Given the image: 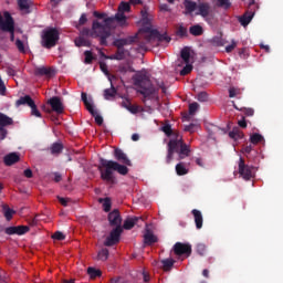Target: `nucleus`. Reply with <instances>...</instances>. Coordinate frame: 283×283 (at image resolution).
<instances>
[{
    "instance_id": "f257e3e1",
    "label": "nucleus",
    "mask_w": 283,
    "mask_h": 283,
    "mask_svg": "<svg viewBox=\"0 0 283 283\" xmlns=\"http://www.w3.org/2000/svg\"><path fill=\"white\" fill-rule=\"evenodd\" d=\"M99 165L97 166V169L99 171V178L105 182V185H109V187H113L114 185H117V178L115 177L114 171L119 174L120 176H127L129 169L117 161L114 160H107L104 158L98 159Z\"/></svg>"
},
{
    "instance_id": "f03ea898",
    "label": "nucleus",
    "mask_w": 283,
    "mask_h": 283,
    "mask_svg": "<svg viewBox=\"0 0 283 283\" xmlns=\"http://www.w3.org/2000/svg\"><path fill=\"white\" fill-rule=\"evenodd\" d=\"M116 21L120 27L126 25L127 17L123 12L116 13L114 17L106 18L104 20V24L99 21H93V30L99 29L98 32L99 36V44L106 46L107 45V39L111 36L109 28L112 23Z\"/></svg>"
},
{
    "instance_id": "7ed1b4c3",
    "label": "nucleus",
    "mask_w": 283,
    "mask_h": 283,
    "mask_svg": "<svg viewBox=\"0 0 283 283\" xmlns=\"http://www.w3.org/2000/svg\"><path fill=\"white\" fill-rule=\"evenodd\" d=\"M167 156H166V165H170L174 160V154H177V160H185L191 154L190 146L184 143L182 137L176 136L167 144Z\"/></svg>"
},
{
    "instance_id": "20e7f679",
    "label": "nucleus",
    "mask_w": 283,
    "mask_h": 283,
    "mask_svg": "<svg viewBox=\"0 0 283 283\" xmlns=\"http://www.w3.org/2000/svg\"><path fill=\"white\" fill-rule=\"evenodd\" d=\"M133 81L134 85L140 88L138 90V93H140L145 98L150 97L156 93V88L146 73H136L133 76Z\"/></svg>"
},
{
    "instance_id": "39448f33",
    "label": "nucleus",
    "mask_w": 283,
    "mask_h": 283,
    "mask_svg": "<svg viewBox=\"0 0 283 283\" xmlns=\"http://www.w3.org/2000/svg\"><path fill=\"white\" fill-rule=\"evenodd\" d=\"M137 36H127L125 39H116L113 41V45L117 49L116 52L109 56V60L122 61L125 60L127 50L124 46L132 45L136 42Z\"/></svg>"
},
{
    "instance_id": "423d86ee",
    "label": "nucleus",
    "mask_w": 283,
    "mask_h": 283,
    "mask_svg": "<svg viewBox=\"0 0 283 283\" xmlns=\"http://www.w3.org/2000/svg\"><path fill=\"white\" fill-rule=\"evenodd\" d=\"M0 30L9 32L11 42H14L15 22L9 11H4L3 14L0 11Z\"/></svg>"
},
{
    "instance_id": "0eeeda50",
    "label": "nucleus",
    "mask_w": 283,
    "mask_h": 283,
    "mask_svg": "<svg viewBox=\"0 0 283 283\" xmlns=\"http://www.w3.org/2000/svg\"><path fill=\"white\" fill-rule=\"evenodd\" d=\"M60 40V32L55 28H49L42 31V46L44 49H52L54 48Z\"/></svg>"
},
{
    "instance_id": "6e6552de",
    "label": "nucleus",
    "mask_w": 283,
    "mask_h": 283,
    "mask_svg": "<svg viewBox=\"0 0 283 283\" xmlns=\"http://www.w3.org/2000/svg\"><path fill=\"white\" fill-rule=\"evenodd\" d=\"M123 227H115L111 230L109 235L104 241V247L112 248L120 242Z\"/></svg>"
},
{
    "instance_id": "1a4fd4ad",
    "label": "nucleus",
    "mask_w": 283,
    "mask_h": 283,
    "mask_svg": "<svg viewBox=\"0 0 283 283\" xmlns=\"http://www.w3.org/2000/svg\"><path fill=\"white\" fill-rule=\"evenodd\" d=\"M82 102H84V106H86V109H88V113L95 117V123L101 126L104 123V118L98 115V112L94 108V105L92 103V99L90 101L87 98V94L82 92Z\"/></svg>"
},
{
    "instance_id": "9d476101",
    "label": "nucleus",
    "mask_w": 283,
    "mask_h": 283,
    "mask_svg": "<svg viewBox=\"0 0 283 283\" xmlns=\"http://www.w3.org/2000/svg\"><path fill=\"white\" fill-rule=\"evenodd\" d=\"M239 175L243 178V180H251L254 178L253 167L245 164V160L240 157L238 164Z\"/></svg>"
},
{
    "instance_id": "9b49d317",
    "label": "nucleus",
    "mask_w": 283,
    "mask_h": 283,
    "mask_svg": "<svg viewBox=\"0 0 283 283\" xmlns=\"http://www.w3.org/2000/svg\"><path fill=\"white\" fill-rule=\"evenodd\" d=\"M172 252L176 256H191L192 254V247L189 243H181V242H176L172 247Z\"/></svg>"
},
{
    "instance_id": "f8f14e48",
    "label": "nucleus",
    "mask_w": 283,
    "mask_h": 283,
    "mask_svg": "<svg viewBox=\"0 0 283 283\" xmlns=\"http://www.w3.org/2000/svg\"><path fill=\"white\" fill-rule=\"evenodd\" d=\"M153 39H157L158 41H165L167 43L171 41V38H169L166 33L160 34L158 30H150L148 34L144 35L145 43H143L142 48H144L146 43L151 42Z\"/></svg>"
},
{
    "instance_id": "ddd939ff",
    "label": "nucleus",
    "mask_w": 283,
    "mask_h": 283,
    "mask_svg": "<svg viewBox=\"0 0 283 283\" xmlns=\"http://www.w3.org/2000/svg\"><path fill=\"white\" fill-rule=\"evenodd\" d=\"M108 224L112 228L122 227V216L118 209H114L113 211L108 212L107 214Z\"/></svg>"
},
{
    "instance_id": "4468645a",
    "label": "nucleus",
    "mask_w": 283,
    "mask_h": 283,
    "mask_svg": "<svg viewBox=\"0 0 283 283\" xmlns=\"http://www.w3.org/2000/svg\"><path fill=\"white\" fill-rule=\"evenodd\" d=\"M30 231L28 226L9 227L6 229L7 235H24Z\"/></svg>"
},
{
    "instance_id": "2eb2a0df",
    "label": "nucleus",
    "mask_w": 283,
    "mask_h": 283,
    "mask_svg": "<svg viewBox=\"0 0 283 283\" xmlns=\"http://www.w3.org/2000/svg\"><path fill=\"white\" fill-rule=\"evenodd\" d=\"M113 156H114L115 160H117V163H122V165L132 167L130 159L127 157V155L120 148L114 149Z\"/></svg>"
},
{
    "instance_id": "dca6fc26",
    "label": "nucleus",
    "mask_w": 283,
    "mask_h": 283,
    "mask_svg": "<svg viewBox=\"0 0 283 283\" xmlns=\"http://www.w3.org/2000/svg\"><path fill=\"white\" fill-rule=\"evenodd\" d=\"M49 104L51 105V111L57 114L64 113L65 107L60 97L53 96L51 99H49Z\"/></svg>"
},
{
    "instance_id": "f3484780",
    "label": "nucleus",
    "mask_w": 283,
    "mask_h": 283,
    "mask_svg": "<svg viewBox=\"0 0 283 283\" xmlns=\"http://www.w3.org/2000/svg\"><path fill=\"white\" fill-rule=\"evenodd\" d=\"M191 214L195 220V226L197 230H201L203 228V216L202 212L198 209H192Z\"/></svg>"
},
{
    "instance_id": "a211bd4d",
    "label": "nucleus",
    "mask_w": 283,
    "mask_h": 283,
    "mask_svg": "<svg viewBox=\"0 0 283 283\" xmlns=\"http://www.w3.org/2000/svg\"><path fill=\"white\" fill-rule=\"evenodd\" d=\"M34 74L36 76H46L50 78L55 75V71L52 67L40 66L35 67Z\"/></svg>"
},
{
    "instance_id": "6ab92c4d",
    "label": "nucleus",
    "mask_w": 283,
    "mask_h": 283,
    "mask_svg": "<svg viewBox=\"0 0 283 283\" xmlns=\"http://www.w3.org/2000/svg\"><path fill=\"white\" fill-rule=\"evenodd\" d=\"M143 238H144V244L147 247H151L158 242L157 237L149 229H146Z\"/></svg>"
},
{
    "instance_id": "aec40b11",
    "label": "nucleus",
    "mask_w": 283,
    "mask_h": 283,
    "mask_svg": "<svg viewBox=\"0 0 283 283\" xmlns=\"http://www.w3.org/2000/svg\"><path fill=\"white\" fill-rule=\"evenodd\" d=\"M197 9H198L197 14L201 15L202 18L209 17V14L211 12V6L208 2H200L197 6Z\"/></svg>"
},
{
    "instance_id": "412c9836",
    "label": "nucleus",
    "mask_w": 283,
    "mask_h": 283,
    "mask_svg": "<svg viewBox=\"0 0 283 283\" xmlns=\"http://www.w3.org/2000/svg\"><path fill=\"white\" fill-rule=\"evenodd\" d=\"M19 160H20V155L18 153H9L3 158V163L4 165H7V167H12V165H15V163H19Z\"/></svg>"
},
{
    "instance_id": "4be33fe9",
    "label": "nucleus",
    "mask_w": 283,
    "mask_h": 283,
    "mask_svg": "<svg viewBox=\"0 0 283 283\" xmlns=\"http://www.w3.org/2000/svg\"><path fill=\"white\" fill-rule=\"evenodd\" d=\"M138 220H140V218L138 217H132V218L125 219L123 223V229L126 231L133 230L137 224Z\"/></svg>"
},
{
    "instance_id": "5701e85b",
    "label": "nucleus",
    "mask_w": 283,
    "mask_h": 283,
    "mask_svg": "<svg viewBox=\"0 0 283 283\" xmlns=\"http://www.w3.org/2000/svg\"><path fill=\"white\" fill-rule=\"evenodd\" d=\"M92 30H93V28H92ZM101 31H102L101 29H95V30L91 31V29L84 28V29H82V31H80V35L84 36L86 39H88L90 36H92V38H96V36L101 38L98 35Z\"/></svg>"
},
{
    "instance_id": "b1692460",
    "label": "nucleus",
    "mask_w": 283,
    "mask_h": 283,
    "mask_svg": "<svg viewBox=\"0 0 283 283\" xmlns=\"http://www.w3.org/2000/svg\"><path fill=\"white\" fill-rule=\"evenodd\" d=\"M185 13L190 14L198 9L197 2L192 0H184Z\"/></svg>"
},
{
    "instance_id": "393cba45",
    "label": "nucleus",
    "mask_w": 283,
    "mask_h": 283,
    "mask_svg": "<svg viewBox=\"0 0 283 283\" xmlns=\"http://www.w3.org/2000/svg\"><path fill=\"white\" fill-rule=\"evenodd\" d=\"M254 12L252 11H247L240 19L239 22L242 27H247L250 24V22L252 21V19L254 18Z\"/></svg>"
},
{
    "instance_id": "a878e982",
    "label": "nucleus",
    "mask_w": 283,
    "mask_h": 283,
    "mask_svg": "<svg viewBox=\"0 0 283 283\" xmlns=\"http://www.w3.org/2000/svg\"><path fill=\"white\" fill-rule=\"evenodd\" d=\"M229 138L232 140H242L244 138V133L238 128L233 127L231 132H229Z\"/></svg>"
},
{
    "instance_id": "bb28decb",
    "label": "nucleus",
    "mask_w": 283,
    "mask_h": 283,
    "mask_svg": "<svg viewBox=\"0 0 283 283\" xmlns=\"http://www.w3.org/2000/svg\"><path fill=\"white\" fill-rule=\"evenodd\" d=\"M33 103L34 101L32 99V97L30 95H25L15 101V107H19L21 105H27L30 107L31 105H33Z\"/></svg>"
},
{
    "instance_id": "cd10ccee",
    "label": "nucleus",
    "mask_w": 283,
    "mask_h": 283,
    "mask_svg": "<svg viewBox=\"0 0 283 283\" xmlns=\"http://www.w3.org/2000/svg\"><path fill=\"white\" fill-rule=\"evenodd\" d=\"M14 120L8 115L0 112V127L6 128L7 126L13 125Z\"/></svg>"
},
{
    "instance_id": "c85d7f7f",
    "label": "nucleus",
    "mask_w": 283,
    "mask_h": 283,
    "mask_svg": "<svg viewBox=\"0 0 283 283\" xmlns=\"http://www.w3.org/2000/svg\"><path fill=\"white\" fill-rule=\"evenodd\" d=\"M63 149H64V146L62 143H53V145H51L50 151L52 156H60Z\"/></svg>"
},
{
    "instance_id": "c756f323",
    "label": "nucleus",
    "mask_w": 283,
    "mask_h": 283,
    "mask_svg": "<svg viewBox=\"0 0 283 283\" xmlns=\"http://www.w3.org/2000/svg\"><path fill=\"white\" fill-rule=\"evenodd\" d=\"M92 42L90 41L88 38H85L83 35H80L78 38L75 39V46L81 48V46H91Z\"/></svg>"
},
{
    "instance_id": "7c9ffc66",
    "label": "nucleus",
    "mask_w": 283,
    "mask_h": 283,
    "mask_svg": "<svg viewBox=\"0 0 283 283\" xmlns=\"http://www.w3.org/2000/svg\"><path fill=\"white\" fill-rule=\"evenodd\" d=\"M209 43L212 46H224L227 41L223 40L222 34L213 36L212 39L209 40Z\"/></svg>"
},
{
    "instance_id": "2f4dec72",
    "label": "nucleus",
    "mask_w": 283,
    "mask_h": 283,
    "mask_svg": "<svg viewBox=\"0 0 283 283\" xmlns=\"http://www.w3.org/2000/svg\"><path fill=\"white\" fill-rule=\"evenodd\" d=\"M111 83V88H105L104 90V98L105 99H109L111 97H115L116 94H117V90L115 88L114 84H113V81L109 82Z\"/></svg>"
},
{
    "instance_id": "473e14b6",
    "label": "nucleus",
    "mask_w": 283,
    "mask_h": 283,
    "mask_svg": "<svg viewBox=\"0 0 283 283\" xmlns=\"http://www.w3.org/2000/svg\"><path fill=\"white\" fill-rule=\"evenodd\" d=\"M2 211H3V214L7 219V222H10V220H12V218L15 213V210L11 209L8 205H3L2 206Z\"/></svg>"
},
{
    "instance_id": "72a5a7b5",
    "label": "nucleus",
    "mask_w": 283,
    "mask_h": 283,
    "mask_svg": "<svg viewBox=\"0 0 283 283\" xmlns=\"http://www.w3.org/2000/svg\"><path fill=\"white\" fill-rule=\"evenodd\" d=\"M205 32L203 28L200 24L191 25L189 28V33L195 36H200Z\"/></svg>"
},
{
    "instance_id": "f704fd0d",
    "label": "nucleus",
    "mask_w": 283,
    "mask_h": 283,
    "mask_svg": "<svg viewBox=\"0 0 283 283\" xmlns=\"http://www.w3.org/2000/svg\"><path fill=\"white\" fill-rule=\"evenodd\" d=\"M180 57L182 59V61L185 62V64L190 63V57H191L190 48L185 46V48L180 51Z\"/></svg>"
},
{
    "instance_id": "c9c22d12",
    "label": "nucleus",
    "mask_w": 283,
    "mask_h": 283,
    "mask_svg": "<svg viewBox=\"0 0 283 283\" xmlns=\"http://www.w3.org/2000/svg\"><path fill=\"white\" fill-rule=\"evenodd\" d=\"M175 171L177 176H187L189 174V170L186 168L184 163H179L175 166Z\"/></svg>"
},
{
    "instance_id": "e433bc0d",
    "label": "nucleus",
    "mask_w": 283,
    "mask_h": 283,
    "mask_svg": "<svg viewBox=\"0 0 283 283\" xmlns=\"http://www.w3.org/2000/svg\"><path fill=\"white\" fill-rule=\"evenodd\" d=\"M175 263L176 261L174 259L161 260L163 270L165 272H169L174 268Z\"/></svg>"
},
{
    "instance_id": "4c0bfd02",
    "label": "nucleus",
    "mask_w": 283,
    "mask_h": 283,
    "mask_svg": "<svg viewBox=\"0 0 283 283\" xmlns=\"http://www.w3.org/2000/svg\"><path fill=\"white\" fill-rule=\"evenodd\" d=\"M98 202H102L103 211H105V213H109V211L112 209L111 199L108 197H106L104 199H98Z\"/></svg>"
},
{
    "instance_id": "58836bf2",
    "label": "nucleus",
    "mask_w": 283,
    "mask_h": 283,
    "mask_svg": "<svg viewBox=\"0 0 283 283\" xmlns=\"http://www.w3.org/2000/svg\"><path fill=\"white\" fill-rule=\"evenodd\" d=\"M99 69H101V71L107 76V80H108L109 82H112L113 80H116V76H115V75H111V74H109L108 66H107L106 63L99 62Z\"/></svg>"
},
{
    "instance_id": "ea45409f",
    "label": "nucleus",
    "mask_w": 283,
    "mask_h": 283,
    "mask_svg": "<svg viewBox=\"0 0 283 283\" xmlns=\"http://www.w3.org/2000/svg\"><path fill=\"white\" fill-rule=\"evenodd\" d=\"M87 273L88 276H91V280H96L97 277L102 276V271L92 266L88 268Z\"/></svg>"
},
{
    "instance_id": "a19ab883",
    "label": "nucleus",
    "mask_w": 283,
    "mask_h": 283,
    "mask_svg": "<svg viewBox=\"0 0 283 283\" xmlns=\"http://www.w3.org/2000/svg\"><path fill=\"white\" fill-rule=\"evenodd\" d=\"M117 71L120 74H126L127 72H129V73H134L135 72V70L128 63L118 65V70Z\"/></svg>"
},
{
    "instance_id": "79ce46f5",
    "label": "nucleus",
    "mask_w": 283,
    "mask_h": 283,
    "mask_svg": "<svg viewBox=\"0 0 283 283\" xmlns=\"http://www.w3.org/2000/svg\"><path fill=\"white\" fill-rule=\"evenodd\" d=\"M263 140H264V137L259 133H254L250 136V143L252 145H259V143H263Z\"/></svg>"
},
{
    "instance_id": "37998d69",
    "label": "nucleus",
    "mask_w": 283,
    "mask_h": 283,
    "mask_svg": "<svg viewBox=\"0 0 283 283\" xmlns=\"http://www.w3.org/2000/svg\"><path fill=\"white\" fill-rule=\"evenodd\" d=\"M31 0H18V8H20V11H27L31 8Z\"/></svg>"
},
{
    "instance_id": "c03bdc74",
    "label": "nucleus",
    "mask_w": 283,
    "mask_h": 283,
    "mask_svg": "<svg viewBox=\"0 0 283 283\" xmlns=\"http://www.w3.org/2000/svg\"><path fill=\"white\" fill-rule=\"evenodd\" d=\"M109 256V251L107 249H102L101 251H98L97 253V260L105 262L108 260Z\"/></svg>"
},
{
    "instance_id": "a18cd8bd",
    "label": "nucleus",
    "mask_w": 283,
    "mask_h": 283,
    "mask_svg": "<svg viewBox=\"0 0 283 283\" xmlns=\"http://www.w3.org/2000/svg\"><path fill=\"white\" fill-rule=\"evenodd\" d=\"M196 252L200 256H205L207 254V245L203 243H198L196 245Z\"/></svg>"
},
{
    "instance_id": "49530a36",
    "label": "nucleus",
    "mask_w": 283,
    "mask_h": 283,
    "mask_svg": "<svg viewBox=\"0 0 283 283\" xmlns=\"http://www.w3.org/2000/svg\"><path fill=\"white\" fill-rule=\"evenodd\" d=\"M233 107L235 108V109H239V111H241V112H243V114L245 115V116H253L254 115V109L253 108H250V107H241V108H239L235 104H233Z\"/></svg>"
},
{
    "instance_id": "de8ad7c7",
    "label": "nucleus",
    "mask_w": 283,
    "mask_h": 283,
    "mask_svg": "<svg viewBox=\"0 0 283 283\" xmlns=\"http://www.w3.org/2000/svg\"><path fill=\"white\" fill-rule=\"evenodd\" d=\"M93 60H95L92 51H84V63L92 64Z\"/></svg>"
},
{
    "instance_id": "09e8293b",
    "label": "nucleus",
    "mask_w": 283,
    "mask_h": 283,
    "mask_svg": "<svg viewBox=\"0 0 283 283\" xmlns=\"http://www.w3.org/2000/svg\"><path fill=\"white\" fill-rule=\"evenodd\" d=\"M193 70V65L190 63H186L182 70L179 72L180 75L186 76L187 74L191 73Z\"/></svg>"
},
{
    "instance_id": "8fccbe9b",
    "label": "nucleus",
    "mask_w": 283,
    "mask_h": 283,
    "mask_svg": "<svg viewBox=\"0 0 283 283\" xmlns=\"http://www.w3.org/2000/svg\"><path fill=\"white\" fill-rule=\"evenodd\" d=\"M217 6L228 10L231 8L232 3L230 0H217Z\"/></svg>"
},
{
    "instance_id": "3c124183",
    "label": "nucleus",
    "mask_w": 283,
    "mask_h": 283,
    "mask_svg": "<svg viewBox=\"0 0 283 283\" xmlns=\"http://www.w3.org/2000/svg\"><path fill=\"white\" fill-rule=\"evenodd\" d=\"M129 11H130V4L127 2H120V4L118 6V12L124 13Z\"/></svg>"
},
{
    "instance_id": "603ef678",
    "label": "nucleus",
    "mask_w": 283,
    "mask_h": 283,
    "mask_svg": "<svg viewBox=\"0 0 283 283\" xmlns=\"http://www.w3.org/2000/svg\"><path fill=\"white\" fill-rule=\"evenodd\" d=\"M31 107V115L35 117H42L41 112L38 109V106L35 105V102H33V105L29 106Z\"/></svg>"
},
{
    "instance_id": "864d4df0",
    "label": "nucleus",
    "mask_w": 283,
    "mask_h": 283,
    "mask_svg": "<svg viewBox=\"0 0 283 283\" xmlns=\"http://www.w3.org/2000/svg\"><path fill=\"white\" fill-rule=\"evenodd\" d=\"M200 105L197 102L189 104V114L195 115Z\"/></svg>"
},
{
    "instance_id": "5fc2aeb1",
    "label": "nucleus",
    "mask_w": 283,
    "mask_h": 283,
    "mask_svg": "<svg viewBox=\"0 0 283 283\" xmlns=\"http://www.w3.org/2000/svg\"><path fill=\"white\" fill-rule=\"evenodd\" d=\"M140 15H142V22L144 24H150V20L148 18V12L146 10H142Z\"/></svg>"
},
{
    "instance_id": "6e6d98bb",
    "label": "nucleus",
    "mask_w": 283,
    "mask_h": 283,
    "mask_svg": "<svg viewBox=\"0 0 283 283\" xmlns=\"http://www.w3.org/2000/svg\"><path fill=\"white\" fill-rule=\"evenodd\" d=\"M161 130L165 133V135H167L168 137L174 135L171 125H165L161 127Z\"/></svg>"
},
{
    "instance_id": "4d7b16f0",
    "label": "nucleus",
    "mask_w": 283,
    "mask_h": 283,
    "mask_svg": "<svg viewBox=\"0 0 283 283\" xmlns=\"http://www.w3.org/2000/svg\"><path fill=\"white\" fill-rule=\"evenodd\" d=\"M93 17H95L97 19H103L102 24H105V19H109V17H107V13H101L98 11L93 12Z\"/></svg>"
},
{
    "instance_id": "13d9d810",
    "label": "nucleus",
    "mask_w": 283,
    "mask_h": 283,
    "mask_svg": "<svg viewBox=\"0 0 283 283\" xmlns=\"http://www.w3.org/2000/svg\"><path fill=\"white\" fill-rule=\"evenodd\" d=\"M208 98H209V96H208V93H207V92H200V93H198V95H197V99H198L199 102H207Z\"/></svg>"
},
{
    "instance_id": "bf43d9fd",
    "label": "nucleus",
    "mask_w": 283,
    "mask_h": 283,
    "mask_svg": "<svg viewBox=\"0 0 283 283\" xmlns=\"http://www.w3.org/2000/svg\"><path fill=\"white\" fill-rule=\"evenodd\" d=\"M87 23V15L85 13H82V17H80V22L77 23V25H75V28H80L81 25H84Z\"/></svg>"
},
{
    "instance_id": "052dcab7",
    "label": "nucleus",
    "mask_w": 283,
    "mask_h": 283,
    "mask_svg": "<svg viewBox=\"0 0 283 283\" xmlns=\"http://www.w3.org/2000/svg\"><path fill=\"white\" fill-rule=\"evenodd\" d=\"M241 93V91L240 90H238V88H235V87H230L229 88V97L230 98H233V97H235L238 94H240Z\"/></svg>"
},
{
    "instance_id": "680f3d73",
    "label": "nucleus",
    "mask_w": 283,
    "mask_h": 283,
    "mask_svg": "<svg viewBox=\"0 0 283 283\" xmlns=\"http://www.w3.org/2000/svg\"><path fill=\"white\" fill-rule=\"evenodd\" d=\"M53 240L64 241L65 235L63 232L57 231V232L53 233Z\"/></svg>"
},
{
    "instance_id": "e2e57ef3",
    "label": "nucleus",
    "mask_w": 283,
    "mask_h": 283,
    "mask_svg": "<svg viewBox=\"0 0 283 283\" xmlns=\"http://www.w3.org/2000/svg\"><path fill=\"white\" fill-rule=\"evenodd\" d=\"M15 46L18 48V51H20L22 53L25 52L24 44L20 39L15 40Z\"/></svg>"
},
{
    "instance_id": "0e129e2a",
    "label": "nucleus",
    "mask_w": 283,
    "mask_h": 283,
    "mask_svg": "<svg viewBox=\"0 0 283 283\" xmlns=\"http://www.w3.org/2000/svg\"><path fill=\"white\" fill-rule=\"evenodd\" d=\"M237 45H238L237 42L232 40L231 44L226 46V52L231 53L237 48Z\"/></svg>"
},
{
    "instance_id": "69168bd1",
    "label": "nucleus",
    "mask_w": 283,
    "mask_h": 283,
    "mask_svg": "<svg viewBox=\"0 0 283 283\" xmlns=\"http://www.w3.org/2000/svg\"><path fill=\"white\" fill-rule=\"evenodd\" d=\"M6 92H7V87H6V84L0 75V95H6Z\"/></svg>"
},
{
    "instance_id": "338daca9",
    "label": "nucleus",
    "mask_w": 283,
    "mask_h": 283,
    "mask_svg": "<svg viewBox=\"0 0 283 283\" xmlns=\"http://www.w3.org/2000/svg\"><path fill=\"white\" fill-rule=\"evenodd\" d=\"M8 136V130L6 129V127H0V140H6Z\"/></svg>"
},
{
    "instance_id": "774afa93",
    "label": "nucleus",
    "mask_w": 283,
    "mask_h": 283,
    "mask_svg": "<svg viewBox=\"0 0 283 283\" xmlns=\"http://www.w3.org/2000/svg\"><path fill=\"white\" fill-rule=\"evenodd\" d=\"M109 283H125V281L122 276H116V277H112L109 280Z\"/></svg>"
}]
</instances>
